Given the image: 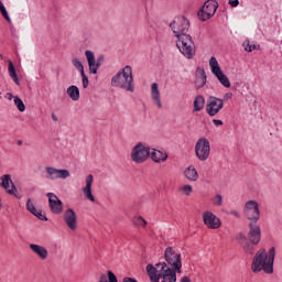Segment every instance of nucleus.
I'll list each match as a JSON object with an SVG mask.
<instances>
[{"mask_svg":"<svg viewBox=\"0 0 282 282\" xmlns=\"http://www.w3.org/2000/svg\"><path fill=\"white\" fill-rule=\"evenodd\" d=\"M276 249L272 247L269 252L265 249H259L251 262V270L254 274L263 272L264 274L274 273V259Z\"/></svg>","mask_w":282,"mask_h":282,"instance_id":"nucleus-1","label":"nucleus"},{"mask_svg":"<svg viewBox=\"0 0 282 282\" xmlns=\"http://www.w3.org/2000/svg\"><path fill=\"white\" fill-rule=\"evenodd\" d=\"M111 86L123 91L133 94L135 91V84L133 83V68L130 65L124 66L111 78Z\"/></svg>","mask_w":282,"mask_h":282,"instance_id":"nucleus-2","label":"nucleus"},{"mask_svg":"<svg viewBox=\"0 0 282 282\" xmlns=\"http://www.w3.org/2000/svg\"><path fill=\"white\" fill-rule=\"evenodd\" d=\"M176 47L185 58L195 57V42H193V37L189 34L177 37Z\"/></svg>","mask_w":282,"mask_h":282,"instance_id":"nucleus-3","label":"nucleus"},{"mask_svg":"<svg viewBox=\"0 0 282 282\" xmlns=\"http://www.w3.org/2000/svg\"><path fill=\"white\" fill-rule=\"evenodd\" d=\"M151 155V148L149 145L139 142L131 150L130 158L134 164H144Z\"/></svg>","mask_w":282,"mask_h":282,"instance_id":"nucleus-4","label":"nucleus"},{"mask_svg":"<svg viewBox=\"0 0 282 282\" xmlns=\"http://www.w3.org/2000/svg\"><path fill=\"white\" fill-rule=\"evenodd\" d=\"M164 259L167 265H171L177 274H182V254L173 249V247H167L164 252Z\"/></svg>","mask_w":282,"mask_h":282,"instance_id":"nucleus-5","label":"nucleus"},{"mask_svg":"<svg viewBox=\"0 0 282 282\" xmlns=\"http://www.w3.org/2000/svg\"><path fill=\"white\" fill-rule=\"evenodd\" d=\"M170 28L176 36V39H180L181 36L188 35L186 32H188V28H191V22L185 17H176L174 18V21L170 24Z\"/></svg>","mask_w":282,"mask_h":282,"instance_id":"nucleus-6","label":"nucleus"},{"mask_svg":"<svg viewBox=\"0 0 282 282\" xmlns=\"http://www.w3.org/2000/svg\"><path fill=\"white\" fill-rule=\"evenodd\" d=\"M155 270H158V274L161 282H177V271L175 269H171V267L166 265V262H159L155 264Z\"/></svg>","mask_w":282,"mask_h":282,"instance_id":"nucleus-7","label":"nucleus"},{"mask_svg":"<svg viewBox=\"0 0 282 282\" xmlns=\"http://www.w3.org/2000/svg\"><path fill=\"white\" fill-rule=\"evenodd\" d=\"M243 216L251 224H257L261 219V209H259V203L257 200H248L243 207Z\"/></svg>","mask_w":282,"mask_h":282,"instance_id":"nucleus-8","label":"nucleus"},{"mask_svg":"<svg viewBox=\"0 0 282 282\" xmlns=\"http://www.w3.org/2000/svg\"><path fill=\"white\" fill-rule=\"evenodd\" d=\"M209 67L212 69V74L216 76L220 85H223V87H226L227 89L230 88V79L228 78V76H226V74H224V70H221V66H219V62H217V57L215 56L210 57Z\"/></svg>","mask_w":282,"mask_h":282,"instance_id":"nucleus-9","label":"nucleus"},{"mask_svg":"<svg viewBox=\"0 0 282 282\" xmlns=\"http://www.w3.org/2000/svg\"><path fill=\"white\" fill-rule=\"evenodd\" d=\"M196 158L200 162H206L210 158V141L206 138H200L195 144Z\"/></svg>","mask_w":282,"mask_h":282,"instance_id":"nucleus-10","label":"nucleus"},{"mask_svg":"<svg viewBox=\"0 0 282 282\" xmlns=\"http://www.w3.org/2000/svg\"><path fill=\"white\" fill-rule=\"evenodd\" d=\"M218 8L219 3H217V1L207 0L197 13L199 21H208V19H213Z\"/></svg>","mask_w":282,"mask_h":282,"instance_id":"nucleus-11","label":"nucleus"},{"mask_svg":"<svg viewBox=\"0 0 282 282\" xmlns=\"http://www.w3.org/2000/svg\"><path fill=\"white\" fill-rule=\"evenodd\" d=\"M45 178L51 182H56V180H67L70 173L69 170L56 169L54 166L44 167Z\"/></svg>","mask_w":282,"mask_h":282,"instance_id":"nucleus-12","label":"nucleus"},{"mask_svg":"<svg viewBox=\"0 0 282 282\" xmlns=\"http://www.w3.org/2000/svg\"><path fill=\"white\" fill-rule=\"evenodd\" d=\"M224 109V99L217 97H209L206 106V111L212 118L217 116Z\"/></svg>","mask_w":282,"mask_h":282,"instance_id":"nucleus-13","label":"nucleus"},{"mask_svg":"<svg viewBox=\"0 0 282 282\" xmlns=\"http://www.w3.org/2000/svg\"><path fill=\"white\" fill-rule=\"evenodd\" d=\"M203 221L206 227L209 228V230H217L221 228V219L217 217L213 212H204L203 213Z\"/></svg>","mask_w":282,"mask_h":282,"instance_id":"nucleus-14","label":"nucleus"},{"mask_svg":"<svg viewBox=\"0 0 282 282\" xmlns=\"http://www.w3.org/2000/svg\"><path fill=\"white\" fill-rule=\"evenodd\" d=\"M85 56H86V59L88 63L89 73L98 74V69H99L100 65H102L105 57L100 56L96 61V55L91 51H85Z\"/></svg>","mask_w":282,"mask_h":282,"instance_id":"nucleus-15","label":"nucleus"},{"mask_svg":"<svg viewBox=\"0 0 282 282\" xmlns=\"http://www.w3.org/2000/svg\"><path fill=\"white\" fill-rule=\"evenodd\" d=\"M46 197L48 198L51 213H53V215H61V213H63V200L52 192L47 193Z\"/></svg>","mask_w":282,"mask_h":282,"instance_id":"nucleus-16","label":"nucleus"},{"mask_svg":"<svg viewBox=\"0 0 282 282\" xmlns=\"http://www.w3.org/2000/svg\"><path fill=\"white\" fill-rule=\"evenodd\" d=\"M63 219L69 230H76L78 228V216L74 209L68 208L64 212Z\"/></svg>","mask_w":282,"mask_h":282,"instance_id":"nucleus-17","label":"nucleus"},{"mask_svg":"<svg viewBox=\"0 0 282 282\" xmlns=\"http://www.w3.org/2000/svg\"><path fill=\"white\" fill-rule=\"evenodd\" d=\"M248 237L250 243L253 246H259V241H261V227L256 225V223H250Z\"/></svg>","mask_w":282,"mask_h":282,"instance_id":"nucleus-18","label":"nucleus"},{"mask_svg":"<svg viewBox=\"0 0 282 282\" xmlns=\"http://www.w3.org/2000/svg\"><path fill=\"white\" fill-rule=\"evenodd\" d=\"M150 96L153 105L158 107V109H162V93H160V86L158 83H153L150 88Z\"/></svg>","mask_w":282,"mask_h":282,"instance_id":"nucleus-19","label":"nucleus"},{"mask_svg":"<svg viewBox=\"0 0 282 282\" xmlns=\"http://www.w3.org/2000/svg\"><path fill=\"white\" fill-rule=\"evenodd\" d=\"M1 186L9 195H17V186L12 183L10 175L7 174L1 176Z\"/></svg>","mask_w":282,"mask_h":282,"instance_id":"nucleus-20","label":"nucleus"},{"mask_svg":"<svg viewBox=\"0 0 282 282\" xmlns=\"http://www.w3.org/2000/svg\"><path fill=\"white\" fill-rule=\"evenodd\" d=\"M30 250L34 252L41 259L42 261H45L47 257H50V251H47V248L36 245V243H30L29 245Z\"/></svg>","mask_w":282,"mask_h":282,"instance_id":"nucleus-21","label":"nucleus"},{"mask_svg":"<svg viewBox=\"0 0 282 282\" xmlns=\"http://www.w3.org/2000/svg\"><path fill=\"white\" fill-rule=\"evenodd\" d=\"M94 184V175L89 174L86 177V185L83 187V193L86 197V199H89V202H96V198L94 197V194L91 193V186Z\"/></svg>","mask_w":282,"mask_h":282,"instance_id":"nucleus-22","label":"nucleus"},{"mask_svg":"<svg viewBox=\"0 0 282 282\" xmlns=\"http://www.w3.org/2000/svg\"><path fill=\"white\" fill-rule=\"evenodd\" d=\"M26 210L31 213V215H34L40 219L41 221H47V216L43 215L41 212L36 210V207L34 206V203L32 202V198H29L26 200Z\"/></svg>","mask_w":282,"mask_h":282,"instance_id":"nucleus-23","label":"nucleus"},{"mask_svg":"<svg viewBox=\"0 0 282 282\" xmlns=\"http://www.w3.org/2000/svg\"><path fill=\"white\" fill-rule=\"evenodd\" d=\"M183 175L186 180H188V182H197V180H199V173L194 165L186 167L183 172Z\"/></svg>","mask_w":282,"mask_h":282,"instance_id":"nucleus-24","label":"nucleus"},{"mask_svg":"<svg viewBox=\"0 0 282 282\" xmlns=\"http://www.w3.org/2000/svg\"><path fill=\"white\" fill-rule=\"evenodd\" d=\"M150 158L156 164H162V162H166V160H169V154L160 150H153L152 152L150 151Z\"/></svg>","mask_w":282,"mask_h":282,"instance_id":"nucleus-25","label":"nucleus"},{"mask_svg":"<svg viewBox=\"0 0 282 282\" xmlns=\"http://www.w3.org/2000/svg\"><path fill=\"white\" fill-rule=\"evenodd\" d=\"M66 94L70 100L76 102L77 100H80V89H78V86H69L66 90Z\"/></svg>","mask_w":282,"mask_h":282,"instance_id":"nucleus-26","label":"nucleus"},{"mask_svg":"<svg viewBox=\"0 0 282 282\" xmlns=\"http://www.w3.org/2000/svg\"><path fill=\"white\" fill-rule=\"evenodd\" d=\"M147 272L151 282H160L161 278H160V274L158 273V269H155V265L148 264Z\"/></svg>","mask_w":282,"mask_h":282,"instance_id":"nucleus-27","label":"nucleus"},{"mask_svg":"<svg viewBox=\"0 0 282 282\" xmlns=\"http://www.w3.org/2000/svg\"><path fill=\"white\" fill-rule=\"evenodd\" d=\"M9 76L12 78V80L15 83V85H21V82H19V76L17 75V69L14 68V64L12 61H9Z\"/></svg>","mask_w":282,"mask_h":282,"instance_id":"nucleus-28","label":"nucleus"},{"mask_svg":"<svg viewBox=\"0 0 282 282\" xmlns=\"http://www.w3.org/2000/svg\"><path fill=\"white\" fill-rule=\"evenodd\" d=\"M206 102V99H204V96L198 95L194 99V111H202L204 109V105Z\"/></svg>","mask_w":282,"mask_h":282,"instance_id":"nucleus-29","label":"nucleus"},{"mask_svg":"<svg viewBox=\"0 0 282 282\" xmlns=\"http://www.w3.org/2000/svg\"><path fill=\"white\" fill-rule=\"evenodd\" d=\"M206 73L203 70L202 74L196 77V82H195V87L196 89H202V87H204L206 85Z\"/></svg>","mask_w":282,"mask_h":282,"instance_id":"nucleus-30","label":"nucleus"},{"mask_svg":"<svg viewBox=\"0 0 282 282\" xmlns=\"http://www.w3.org/2000/svg\"><path fill=\"white\" fill-rule=\"evenodd\" d=\"M178 193H181V195H185L186 197H191V195L193 194V186L185 184L178 187Z\"/></svg>","mask_w":282,"mask_h":282,"instance_id":"nucleus-31","label":"nucleus"},{"mask_svg":"<svg viewBox=\"0 0 282 282\" xmlns=\"http://www.w3.org/2000/svg\"><path fill=\"white\" fill-rule=\"evenodd\" d=\"M212 204L213 206L216 207H221L224 206V196H221V194H216L213 198H212Z\"/></svg>","mask_w":282,"mask_h":282,"instance_id":"nucleus-32","label":"nucleus"},{"mask_svg":"<svg viewBox=\"0 0 282 282\" xmlns=\"http://www.w3.org/2000/svg\"><path fill=\"white\" fill-rule=\"evenodd\" d=\"M133 224L137 226V228H144L148 223L142 216H135L133 218Z\"/></svg>","mask_w":282,"mask_h":282,"instance_id":"nucleus-33","label":"nucleus"},{"mask_svg":"<svg viewBox=\"0 0 282 282\" xmlns=\"http://www.w3.org/2000/svg\"><path fill=\"white\" fill-rule=\"evenodd\" d=\"M72 63H73V66L75 67V69H77L79 72V74L85 73V66H83V63L78 58H73Z\"/></svg>","mask_w":282,"mask_h":282,"instance_id":"nucleus-34","label":"nucleus"},{"mask_svg":"<svg viewBox=\"0 0 282 282\" xmlns=\"http://www.w3.org/2000/svg\"><path fill=\"white\" fill-rule=\"evenodd\" d=\"M14 105L21 112L25 111V104H23V100L20 97H14Z\"/></svg>","mask_w":282,"mask_h":282,"instance_id":"nucleus-35","label":"nucleus"},{"mask_svg":"<svg viewBox=\"0 0 282 282\" xmlns=\"http://www.w3.org/2000/svg\"><path fill=\"white\" fill-rule=\"evenodd\" d=\"M0 12L3 17V19H6V21H8L10 23V15L8 14V10L6 9V6L3 4V2L0 0Z\"/></svg>","mask_w":282,"mask_h":282,"instance_id":"nucleus-36","label":"nucleus"},{"mask_svg":"<svg viewBox=\"0 0 282 282\" xmlns=\"http://www.w3.org/2000/svg\"><path fill=\"white\" fill-rule=\"evenodd\" d=\"M243 250L247 254H254V245L252 242H247L243 246Z\"/></svg>","mask_w":282,"mask_h":282,"instance_id":"nucleus-37","label":"nucleus"},{"mask_svg":"<svg viewBox=\"0 0 282 282\" xmlns=\"http://www.w3.org/2000/svg\"><path fill=\"white\" fill-rule=\"evenodd\" d=\"M246 52H254L257 50V46L254 44H251L250 41H247L243 43Z\"/></svg>","mask_w":282,"mask_h":282,"instance_id":"nucleus-38","label":"nucleus"},{"mask_svg":"<svg viewBox=\"0 0 282 282\" xmlns=\"http://www.w3.org/2000/svg\"><path fill=\"white\" fill-rule=\"evenodd\" d=\"M80 76H82V85L84 89H87V87H89V78L85 73H82Z\"/></svg>","mask_w":282,"mask_h":282,"instance_id":"nucleus-39","label":"nucleus"},{"mask_svg":"<svg viewBox=\"0 0 282 282\" xmlns=\"http://www.w3.org/2000/svg\"><path fill=\"white\" fill-rule=\"evenodd\" d=\"M107 279H108V282H118V278L116 276V273L112 272V271H107Z\"/></svg>","mask_w":282,"mask_h":282,"instance_id":"nucleus-40","label":"nucleus"},{"mask_svg":"<svg viewBox=\"0 0 282 282\" xmlns=\"http://www.w3.org/2000/svg\"><path fill=\"white\" fill-rule=\"evenodd\" d=\"M231 99H232V93H226L223 98V105H224V101H228Z\"/></svg>","mask_w":282,"mask_h":282,"instance_id":"nucleus-41","label":"nucleus"},{"mask_svg":"<svg viewBox=\"0 0 282 282\" xmlns=\"http://www.w3.org/2000/svg\"><path fill=\"white\" fill-rule=\"evenodd\" d=\"M213 123L215 124V127H221L224 126V121L219 120V119H213Z\"/></svg>","mask_w":282,"mask_h":282,"instance_id":"nucleus-42","label":"nucleus"},{"mask_svg":"<svg viewBox=\"0 0 282 282\" xmlns=\"http://www.w3.org/2000/svg\"><path fill=\"white\" fill-rule=\"evenodd\" d=\"M229 6L231 8H237V6H239V0H229Z\"/></svg>","mask_w":282,"mask_h":282,"instance_id":"nucleus-43","label":"nucleus"},{"mask_svg":"<svg viewBox=\"0 0 282 282\" xmlns=\"http://www.w3.org/2000/svg\"><path fill=\"white\" fill-rule=\"evenodd\" d=\"M122 282H138V280H135L134 278L126 276L123 278Z\"/></svg>","mask_w":282,"mask_h":282,"instance_id":"nucleus-44","label":"nucleus"},{"mask_svg":"<svg viewBox=\"0 0 282 282\" xmlns=\"http://www.w3.org/2000/svg\"><path fill=\"white\" fill-rule=\"evenodd\" d=\"M236 239H237L238 241H243V240L246 239V236H245L243 234H238V235L236 236Z\"/></svg>","mask_w":282,"mask_h":282,"instance_id":"nucleus-45","label":"nucleus"},{"mask_svg":"<svg viewBox=\"0 0 282 282\" xmlns=\"http://www.w3.org/2000/svg\"><path fill=\"white\" fill-rule=\"evenodd\" d=\"M229 215H234V217H237L239 219L240 215L239 212L232 209L231 212H229Z\"/></svg>","mask_w":282,"mask_h":282,"instance_id":"nucleus-46","label":"nucleus"},{"mask_svg":"<svg viewBox=\"0 0 282 282\" xmlns=\"http://www.w3.org/2000/svg\"><path fill=\"white\" fill-rule=\"evenodd\" d=\"M6 98H8V100H12V98H14V95H12V93H7Z\"/></svg>","mask_w":282,"mask_h":282,"instance_id":"nucleus-47","label":"nucleus"},{"mask_svg":"<svg viewBox=\"0 0 282 282\" xmlns=\"http://www.w3.org/2000/svg\"><path fill=\"white\" fill-rule=\"evenodd\" d=\"M52 119L54 120V122L58 121V117H56V115H52Z\"/></svg>","mask_w":282,"mask_h":282,"instance_id":"nucleus-48","label":"nucleus"},{"mask_svg":"<svg viewBox=\"0 0 282 282\" xmlns=\"http://www.w3.org/2000/svg\"><path fill=\"white\" fill-rule=\"evenodd\" d=\"M0 208H1V199H0Z\"/></svg>","mask_w":282,"mask_h":282,"instance_id":"nucleus-49","label":"nucleus"}]
</instances>
